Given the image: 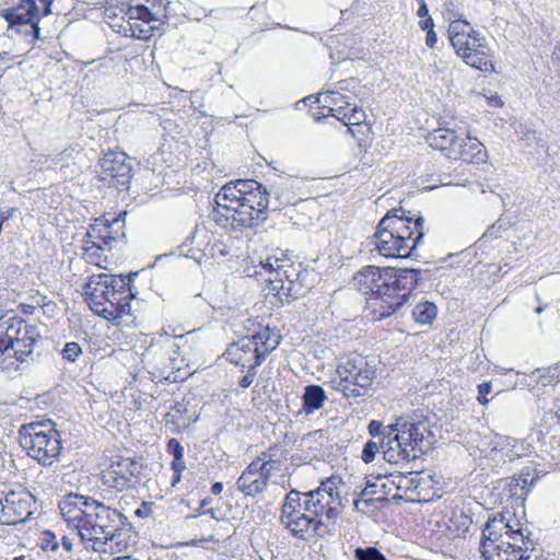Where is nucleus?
Returning <instances> with one entry per match:
<instances>
[{
	"mask_svg": "<svg viewBox=\"0 0 560 560\" xmlns=\"http://www.w3.org/2000/svg\"><path fill=\"white\" fill-rule=\"evenodd\" d=\"M472 32L476 31L470 27L469 22H467L466 20L452 21L447 30L451 45L453 47L463 46V39L469 37V35L472 34Z\"/></svg>",
	"mask_w": 560,
	"mask_h": 560,
	"instance_id": "nucleus-29",
	"label": "nucleus"
},
{
	"mask_svg": "<svg viewBox=\"0 0 560 560\" xmlns=\"http://www.w3.org/2000/svg\"><path fill=\"white\" fill-rule=\"evenodd\" d=\"M327 396L322 386L315 384L305 386L304 393L302 395L303 411L306 415L314 413L315 411L323 408Z\"/></svg>",
	"mask_w": 560,
	"mask_h": 560,
	"instance_id": "nucleus-28",
	"label": "nucleus"
},
{
	"mask_svg": "<svg viewBox=\"0 0 560 560\" xmlns=\"http://www.w3.org/2000/svg\"><path fill=\"white\" fill-rule=\"evenodd\" d=\"M419 25L423 31H427V32L432 31L434 28V23H433V20L431 16H428V18H424V20H421L419 22Z\"/></svg>",
	"mask_w": 560,
	"mask_h": 560,
	"instance_id": "nucleus-56",
	"label": "nucleus"
},
{
	"mask_svg": "<svg viewBox=\"0 0 560 560\" xmlns=\"http://www.w3.org/2000/svg\"><path fill=\"white\" fill-rule=\"evenodd\" d=\"M12 560H25V558L23 556H20V557L13 558Z\"/></svg>",
	"mask_w": 560,
	"mask_h": 560,
	"instance_id": "nucleus-64",
	"label": "nucleus"
},
{
	"mask_svg": "<svg viewBox=\"0 0 560 560\" xmlns=\"http://www.w3.org/2000/svg\"><path fill=\"white\" fill-rule=\"evenodd\" d=\"M422 270L415 268H380L365 266L353 277V284L363 294L377 301L378 319L388 317L406 304L411 291L422 280Z\"/></svg>",
	"mask_w": 560,
	"mask_h": 560,
	"instance_id": "nucleus-2",
	"label": "nucleus"
},
{
	"mask_svg": "<svg viewBox=\"0 0 560 560\" xmlns=\"http://www.w3.org/2000/svg\"><path fill=\"white\" fill-rule=\"evenodd\" d=\"M74 153V149H66L65 151L60 152L56 156L51 158V163L58 164L62 163V165H68L69 159H72V155Z\"/></svg>",
	"mask_w": 560,
	"mask_h": 560,
	"instance_id": "nucleus-50",
	"label": "nucleus"
},
{
	"mask_svg": "<svg viewBox=\"0 0 560 560\" xmlns=\"http://www.w3.org/2000/svg\"><path fill=\"white\" fill-rule=\"evenodd\" d=\"M214 201L217 203V208H214L212 211L213 220L223 226L230 225L232 228V221H231L232 205H231L230 200L219 199V192H218L214 198Z\"/></svg>",
	"mask_w": 560,
	"mask_h": 560,
	"instance_id": "nucleus-32",
	"label": "nucleus"
},
{
	"mask_svg": "<svg viewBox=\"0 0 560 560\" xmlns=\"http://www.w3.org/2000/svg\"><path fill=\"white\" fill-rule=\"evenodd\" d=\"M81 353H82L81 347L79 346V343H77L74 341L67 342L62 350L63 359H67L71 362H74Z\"/></svg>",
	"mask_w": 560,
	"mask_h": 560,
	"instance_id": "nucleus-42",
	"label": "nucleus"
},
{
	"mask_svg": "<svg viewBox=\"0 0 560 560\" xmlns=\"http://www.w3.org/2000/svg\"><path fill=\"white\" fill-rule=\"evenodd\" d=\"M322 95L324 97V102L329 105L327 116L337 114L336 109L338 108H340L342 112H346L351 106L349 97L339 92L328 91Z\"/></svg>",
	"mask_w": 560,
	"mask_h": 560,
	"instance_id": "nucleus-30",
	"label": "nucleus"
},
{
	"mask_svg": "<svg viewBox=\"0 0 560 560\" xmlns=\"http://www.w3.org/2000/svg\"><path fill=\"white\" fill-rule=\"evenodd\" d=\"M16 315L14 312H7L0 315V368L4 371H16L19 365L7 355V343L11 337V328Z\"/></svg>",
	"mask_w": 560,
	"mask_h": 560,
	"instance_id": "nucleus-25",
	"label": "nucleus"
},
{
	"mask_svg": "<svg viewBox=\"0 0 560 560\" xmlns=\"http://www.w3.org/2000/svg\"><path fill=\"white\" fill-rule=\"evenodd\" d=\"M459 140L460 137L451 128L434 129L427 137L429 145L441 151L448 159H453V155H456Z\"/></svg>",
	"mask_w": 560,
	"mask_h": 560,
	"instance_id": "nucleus-22",
	"label": "nucleus"
},
{
	"mask_svg": "<svg viewBox=\"0 0 560 560\" xmlns=\"http://www.w3.org/2000/svg\"><path fill=\"white\" fill-rule=\"evenodd\" d=\"M180 472H175L173 478H172V486H175L177 482H179L180 480Z\"/></svg>",
	"mask_w": 560,
	"mask_h": 560,
	"instance_id": "nucleus-61",
	"label": "nucleus"
},
{
	"mask_svg": "<svg viewBox=\"0 0 560 560\" xmlns=\"http://www.w3.org/2000/svg\"><path fill=\"white\" fill-rule=\"evenodd\" d=\"M266 463L252 460L236 480L237 489L246 497H256L267 490L271 474L264 470Z\"/></svg>",
	"mask_w": 560,
	"mask_h": 560,
	"instance_id": "nucleus-18",
	"label": "nucleus"
},
{
	"mask_svg": "<svg viewBox=\"0 0 560 560\" xmlns=\"http://www.w3.org/2000/svg\"><path fill=\"white\" fill-rule=\"evenodd\" d=\"M551 65L560 77V40L556 42L551 52Z\"/></svg>",
	"mask_w": 560,
	"mask_h": 560,
	"instance_id": "nucleus-51",
	"label": "nucleus"
},
{
	"mask_svg": "<svg viewBox=\"0 0 560 560\" xmlns=\"http://www.w3.org/2000/svg\"><path fill=\"white\" fill-rule=\"evenodd\" d=\"M392 483L396 489V493L393 494L395 501H409L416 502L419 500L418 488L420 486V476L417 471H409L407 474H392Z\"/></svg>",
	"mask_w": 560,
	"mask_h": 560,
	"instance_id": "nucleus-20",
	"label": "nucleus"
},
{
	"mask_svg": "<svg viewBox=\"0 0 560 560\" xmlns=\"http://www.w3.org/2000/svg\"><path fill=\"white\" fill-rule=\"evenodd\" d=\"M10 332L7 355H10L11 360L19 365L18 362L26 361L33 354L38 342L42 341L40 328L37 324H31L16 315Z\"/></svg>",
	"mask_w": 560,
	"mask_h": 560,
	"instance_id": "nucleus-15",
	"label": "nucleus"
},
{
	"mask_svg": "<svg viewBox=\"0 0 560 560\" xmlns=\"http://www.w3.org/2000/svg\"><path fill=\"white\" fill-rule=\"evenodd\" d=\"M436 306L428 301L417 304L412 311L415 320L422 325L432 323V320L436 317Z\"/></svg>",
	"mask_w": 560,
	"mask_h": 560,
	"instance_id": "nucleus-33",
	"label": "nucleus"
},
{
	"mask_svg": "<svg viewBox=\"0 0 560 560\" xmlns=\"http://www.w3.org/2000/svg\"><path fill=\"white\" fill-rule=\"evenodd\" d=\"M124 463L120 457L113 462L112 465L103 471L102 480L103 483L116 491H122L129 488H135L130 477L126 472Z\"/></svg>",
	"mask_w": 560,
	"mask_h": 560,
	"instance_id": "nucleus-26",
	"label": "nucleus"
},
{
	"mask_svg": "<svg viewBox=\"0 0 560 560\" xmlns=\"http://www.w3.org/2000/svg\"><path fill=\"white\" fill-rule=\"evenodd\" d=\"M556 417H557L558 422L560 423V407L556 411Z\"/></svg>",
	"mask_w": 560,
	"mask_h": 560,
	"instance_id": "nucleus-63",
	"label": "nucleus"
},
{
	"mask_svg": "<svg viewBox=\"0 0 560 560\" xmlns=\"http://www.w3.org/2000/svg\"><path fill=\"white\" fill-rule=\"evenodd\" d=\"M102 179L116 187H127L132 178L130 158L124 152H109L101 160Z\"/></svg>",
	"mask_w": 560,
	"mask_h": 560,
	"instance_id": "nucleus-17",
	"label": "nucleus"
},
{
	"mask_svg": "<svg viewBox=\"0 0 560 560\" xmlns=\"http://www.w3.org/2000/svg\"><path fill=\"white\" fill-rule=\"evenodd\" d=\"M381 448H382L381 441L380 442H375L372 440L368 441L364 444V447L362 451V455H361L362 460L366 464L373 462L375 458V455L378 453V451Z\"/></svg>",
	"mask_w": 560,
	"mask_h": 560,
	"instance_id": "nucleus-39",
	"label": "nucleus"
},
{
	"mask_svg": "<svg viewBox=\"0 0 560 560\" xmlns=\"http://www.w3.org/2000/svg\"><path fill=\"white\" fill-rule=\"evenodd\" d=\"M281 339L277 329H271L269 326L259 327L250 336H245L230 345L224 354L235 365L259 366L267 355L279 347Z\"/></svg>",
	"mask_w": 560,
	"mask_h": 560,
	"instance_id": "nucleus-9",
	"label": "nucleus"
},
{
	"mask_svg": "<svg viewBox=\"0 0 560 560\" xmlns=\"http://www.w3.org/2000/svg\"><path fill=\"white\" fill-rule=\"evenodd\" d=\"M418 15L422 19L430 16L425 1H421L418 9Z\"/></svg>",
	"mask_w": 560,
	"mask_h": 560,
	"instance_id": "nucleus-58",
	"label": "nucleus"
},
{
	"mask_svg": "<svg viewBox=\"0 0 560 560\" xmlns=\"http://www.w3.org/2000/svg\"><path fill=\"white\" fill-rule=\"evenodd\" d=\"M19 441L27 455L44 466L52 465L62 450L60 433L51 420L21 425Z\"/></svg>",
	"mask_w": 560,
	"mask_h": 560,
	"instance_id": "nucleus-8",
	"label": "nucleus"
},
{
	"mask_svg": "<svg viewBox=\"0 0 560 560\" xmlns=\"http://www.w3.org/2000/svg\"><path fill=\"white\" fill-rule=\"evenodd\" d=\"M538 380L542 386L553 385L560 382V361L545 370H537Z\"/></svg>",
	"mask_w": 560,
	"mask_h": 560,
	"instance_id": "nucleus-35",
	"label": "nucleus"
},
{
	"mask_svg": "<svg viewBox=\"0 0 560 560\" xmlns=\"http://www.w3.org/2000/svg\"><path fill=\"white\" fill-rule=\"evenodd\" d=\"M377 479L378 480L384 479V481L382 483H380V485L377 483V488H376L377 493L383 494V498H378L377 500L384 501V500H386V495L390 494L393 488H395L390 480L392 474H389L388 476H385L384 478L378 476Z\"/></svg>",
	"mask_w": 560,
	"mask_h": 560,
	"instance_id": "nucleus-43",
	"label": "nucleus"
},
{
	"mask_svg": "<svg viewBox=\"0 0 560 560\" xmlns=\"http://www.w3.org/2000/svg\"><path fill=\"white\" fill-rule=\"evenodd\" d=\"M246 368H247V373L243 377H241V380L238 382V385L244 389L248 388L253 384V382L256 377V374H257V370H256L257 366L249 365Z\"/></svg>",
	"mask_w": 560,
	"mask_h": 560,
	"instance_id": "nucleus-46",
	"label": "nucleus"
},
{
	"mask_svg": "<svg viewBox=\"0 0 560 560\" xmlns=\"http://www.w3.org/2000/svg\"><path fill=\"white\" fill-rule=\"evenodd\" d=\"M50 5L48 0H21L16 7L1 10L0 15L8 22L10 30L31 36L34 42L40 38L38 22L42 15L51 12Z\"/></svg>",
	"mask_w": 560,
	"mask_h": 560,
	"instance_id": "nucleus-12",
	"label": "nucleus"
},
{
	"mask_svg": "<svg viewBox=\"0 0 560 560\" xmlns=\"http://www.w3.org/2000/svg\"><path fill=\"white\" fill-rule=\"evenodd\" d=\"M262 269L269 273L268 294H275L281 303L304 296L317 281L314 269L287 257L275 260L268 258Z\"/></svg>",
	"mask_w": 560,
	"mask_h": 560,
	"instance_id": "nucleus-6",
	"label": "nucleus"
},
{
	"mask_svg": "<svg viewBox=\"0 0 560 560\" xmlns=\"http://www.w3.org/2000/svg\"><path fill=\"white\" fill-rule=\"evenodd\" d=\"M232 212L231 221L234 231L250 229L265 222L267 219L253 210V206L242 205L240 202H231Z\"/></svg>",
	"mask_w": 560,
	"mask_h": 560,
	"instance_id": "nucleus-23",
	"label": "nucleus"
},
{
	"mask_svg": "<svg viewBox=\"0 0 560 560\" xmlns=\"http://www.w3.org/2000/svg\"><path fill=\"white\" fill-rule=\"evenodd\" d=\"M46 535L48 536L47 538L44 539V541L42 542V549L43 550H50V551H56L59 547L58 545V541L56 540V537L52 533L50 532H47Z\"/></svg>",
	"mask_w": 560,
	"mask_h": 560,
	"instance_id": "nucleus-52",
	"label": "nucleus"
},
{
	"mask_svg": "<svg viewBox=\"0 0 560 560\" xmlns=\"http://www.w3.org/2000/svg\"><path fill=\"white\" fill-rule=\"evenodd\" d=\"M368 429L373 438H380L383 457L390 464L416 460L432 444L429 422L411 416H400L388 425L372 420Z\"/></svg>",
	"mask_w": 560,
	"mask_h": 560,
	"instance_id": "nucleus-3",
	"label": "nucleus"
},
{
	"mask_svg": "<svg viewBox=\"0 0 560 560\" xmlns=\"http://www.w3.org/2000/svg\"><path fill=\"white\" fill-rule=\"evenodd\" d=\"M61 544H62L63 548H65L67 551H71V550H72V546H73V545H72V541H71V539H70L69 537L63 536V537L61 538Z\"/></svg>",
	"mask_w": 560,
	"mask_h": 560,
	"instance_id": "nucleus-59",
	"label": "nucleus"
},
{
	"mask_svg": "<svg viewBox=\"0 0 560 560\" xmlns=\"http://www.w3.org/2000/svg\"><path fill=\"white\" fill-rule=\"evenodd\" d=\"M478 397L477 400L480 405L486 406L489 404L487 396L491 393L492 385L490 382H483L478 385Z\"/></svg>",
	"mask_w": 560,
	"mask_h": 560,
	"instance_id": "nucleus-45",
	"label": "nucleus"
},
{
	"mask_svg": "<svg viewBox=\"0 0 560 560\" xmlns=\"http://www.w3.org/2000/svg\"><path fill=\"white\" fill-rule=\"evenodd\" d=\"M303 500H304V493H301L298 490H291L287 495L284 501L291 502L292 505H295V508L303 511Z\"/></svg>",
	"mask_w": 560,
	"mask_h": 560,
	"instance_id": "nucleus-47",
	"label": "nucleus"
},
{
	"mask_svg": "<svg viewBox=\"0 0 560 560\" xmlns=\"http://www.w3.org/2000/svg\"><path fill=\"white\" fill-rule=\"evenodd\" d=\"M515 440L510 436H499L498 441L495 442V446L492 448V452L495 451L497 446H512L514 447Z\"/></svg>",
	"mask_w": 560,
	"mask_h": 560,
	"instance_id": "nucleus-54",
	"label": "nucleus"
},
{
	"mask_svg": "<svg viewBox=\"0 0 560 560\" xmlns=\"http://www.w3.org/2000/svg\"><path fill=\"white\" fill-rule=\"evenodd\" d=\"M273 448L270 447L267 452L261 453V455L254 460H259L260 463H266L264 470H268V474H271L273 469L278 468L279 462L273 459L272 454Z\"/></svg>",
	"mask_w": 560,
	"mask_h": 560,
	"instance_id": "nucleus-41",
	"label": "nucleus"
},
{
	"mask_svg": "<svg viewBox=\"0 0 560 560\" xmlns=\"http://www.w3.org/2000/svg\"><path fill=\"white\" fill-rule=\"evenodd\" d=\"M302 511L295 505H292L291 502L284 501L281 509L280 522L284 526L285 522L291 521L293 517L299 515Z\"/></svg>",
	"mask_w": 560,
	"mask_h": 560,
	"instance_id": "nucleus-40",
	"label": "nucleus"
},
{
	"mask_svg": "<svg viewBox=\"0 0 560 560\" xmlns=\"http://www.w3.org/2000/svg\"><path fill=\"white\" fill-rule=\"evenodd\" d=\"M424 219L406 215L402 208H394L380 221L373 235L378 253L387 258H408L416 256L421 243Z\"/></svg>",
	"mask_w": 560,
	"mask_h": 560,
	"instance_id": "nucleus-5",
	"label": "nucleus"
},
{
	"mask_svg": "<svg viewBox=\"0 0 560 560\" xmlns=\"http://www.w3.org/2000/svg\"><path fill=\"white\" fill-rule=\"evenodd\" d=\"M377 482L368 481L365 488L360 493V499L354 500V509L361 511L360 505L363 503L365 506H370L373 503V499L370 497L377 494Z\"/></svg>",
	"mask_w": 560,
	"mask_h": 560,
	"instance_id": "nucleus-37",
	"label": "nucleus"
},
{
	"mask_svg": "<svg viewBox=\"0 0 560 560\" xmlns=\"http://www.w3.org/2000/svg\"><path fill=\"white\" fill-rule=\"evenodd\" d=\"M108 25L126 37L147 38L149 30L143 26L154 20L142 0L119 1L105 9Z\"/></svg>",
	"mask_w": 560,
	"mask_h": 560,
	"instance_id": "nucleus-10",
	"label": "nucleus"
},
{
	"mask_svg": "<svg viewBox=\"0 0 560 560\" xmlns=\"http://www.w3.org/2000/svg\"><path fill=\"white\" fill-rule=\"evenodd\" d=\"M223 490V485L222 482H214L211 487V492L213 494H220Z\"/></svg>",
	"mask_w": 560,
	"mask_h": 560,
	"instance_id": "nucleus-60",
	"label": "nucleus"
},
{
	"mask_svg": "<svg viewBox=\"0 0 560 560\" xmlns=\"http://www.w3.org/2000/svg\"><path fill=\"white\" fill-rule=\"evenodd\" d=\"M336 110L337 114H332V117L346 126L361 125L366 118L365 112L357 105L349 107L346 112L340 110V108Z\"/></svg>",
	"mask_w": 560,
	"mask_h": 560,
	"instance_id": "nucleus-31",
	"label": "nucleus"
},
{
	"mask_svg": "<svg viewBox=\"0 0 560 560\" xmlns=\"http://www.w3.org/2000/svg\"><path fill=\"white\" fill-rule=\"evenodd\" d=\"M463 46L453 47L466 65L481 72L493 71L491 61V49L486 38L479 32H472L469 37L463 39Z\"/></svg>",
	"mask_w": 560,
	"mask_h": 560,
	"instance_id": "nucleus-16",
	"label": "nucleus"
},
{
	"mask_svg": "<svg viewBox=\"0 0 560 560\" xmlns=\"http://www.w3.org/2000/svg\"><path fill=\"white\" fill-rule=\"evenodd\" d=\"M152 508H153V502H145V501H143L141 503L140 508H138L135 511V514L138 517L147 518V517L152 515Z\"/></svg>",
	"mask_w": 560,
	"mask_h": 560,
	"instance_id": "nucleus-53",
	"label": "nucleus"
},
{
	"mask_svg": "<svg viewBox=\"0 0 560 560\" xmlns=\"http://www.w3.org/2000/svg\"><path fill=\"white\" fill-rule=\"evenodd\" d=\"M487 158L485 145L477 139L470 136L460 138L456 155L452 160H462L466 163H480Z\"/></svg>",
	"mask_w": 560,
	"mask_h": 560,
	"instance_id": "nucleus-24",
	"label": "nucleus"
},
{
	"mask_svg": "<svg viewBox=\"0 0 560 560\" xmlns=\"http://www.w3.org/2000/svg\"><path fill=\"white\" fill-rule=\"evenodd\" d=\"M128 282L124 276L108 273L93 275L84 285V294L89 300L91 308L101 314L103 307L112 308L119 303L116 299L120 289H125Z\"/></svg>",
	"mask_w": 560,
	"mask_h": 560,
	"instance_id": "nucleus-14",
	"label": "nucleus"
},
{
	"mask_svg": "<svg viewBox=\"0 0 560 560\" xmlns=\"http://www.w3.org/2000/svg\"><path fill=\"white\" fill-rule=\"evenodd\" d=\"M185 468H186V466H185L184 457H182L180 459H175V457L173 458L172 469L174 470V472L182 474V471H184Z\"/></svg>",
	"mask_w": 560,
	"mask_h": 560,
	"instance_id": "nucleus-55",
	"label": "nucleus"
},
{
	"mask_svg": "<svg viewBox=\"0 0 560 560\" xmlns=\"http://www.w3.org/2000/svg\"><path fill=\"white\" fill-rule=\"evenodd\" d=\"M533 541L522 528L513 529L503 520L492 518L486 523L480 540L485 560H528Z\"/></svg>",
	"mask_w": 560,
	"mask_h": 560,
	"instance_id": "nucleus-7",
	"label": "nucleus"
},
{
	"mask_svg": "<svg viewBox=\"0 0 560 560\" xmlns=\"http://www.w3.org/2000/svg\"><path fill=\"white\" fill-rule=\"evenodd\" d=\"M436 40H438V36H436L434 30L427 32L425 44L430 48H432L436 44Z\"/></svg>",
	"mask_w": 560,
	"mask_h": 560,
	"instance_id": "nucleus-57",
	"label": "nucleus"
},
{
	"mask_svg": "<svg viewBox=\"0 0 560 560\" xmlns=\"http://www.w3.org/2000/svg\"><path fill=\"white\" fill-rule=\"evenodd\" d=\"M126 281L128 282L127 287L125 289H120L122 292H118V295H116L119 303L114 304L112 308L103 307L101 310V315L104 318L116 319L130 314V301L136 298V293L132 291L130 285V278H126Z\"/></svg>",
	"mask_w": 560,
	"mask_h": 560,
	"instance_id": "nucleus-27",
	"label": "nucleus"
},
{
	"mask_svg": "<svg viewBox=\"0 0 560 560\" xmlns=\"http://www.w3.org/2000/svg\"><path fill=\"white\" fill-rule=\"evenodd\" d=\"M85 237L86 240L84 241V243L86 253L98 256V252L104 249L102 243L97 242L96 237H88L86 235Z\"/></svg>",
	"mask_w": 560,
	"mask_h": 560,
	"instance_id": "nucleus-48",
	"label": "nucleus"
},
{
	"mask_svg": "<svg viewBox=\"0 0 560 560\" xmlns=\"http://www.w3.org/2000/svg\"><path fill=\"white\" fill-rule=\"evenodd\" d=\"M121 462L124 463V467L126 468V472L127 475L130 477L133 486L136 487L139 482H140V479H141V472H142V469H143V464L142 462L138 460V459H135V458H130V457H120Z\"/></svg>",
	"mask_w": 560,
	"mask_h": 560,
	"instance_id": "nucleus-36",
	"label": "nucleus"
},
{
	"mask_svg": "<svg viewBox=\"0 0 560 560\" xmlns=\"http://www.w3.org/2000/svg\"><path fill=\"white\" fill-rule=\"evenodd\" d=\"M122 228L124 223L119 219H114L112 222H108L107 220L98 218L90 225L86 236L98 238L103 247L110 249L113 242L125 236L124 232L119 231Z\"/></svg>",
	"mask_w": 560,
	"mask_h": 560,
	"instance_id": "nucleus-21",
	"label": "nucleus"
},
{
	"mask_svg": "<svg viewBox=\"0 0 560 560\" xmlns=\"http://www.w3.org/2000/svg\"><path fill=\"white\" fill-rule=\"evenodd\" d=\"M203 513H205V514H210V515H211V517L217 518V516H215V511H214L213 509H209V510H207V511H206V512H203Z\"/></svg>",
	"mask_w": 560,
	"mask_h": 560,
	"instance_id": "nucleus-62",
	"label": "nucleus"
},
{
	"mask_svg": "<svg viewBox=\"0 0 560 560\" xmlns=\"http://www.w3.org/2000/svg\"><path fill=\"white\" fill-rule=\"evenodd\" d=\"M513 225V222L501 215L493 224H491L486 232L482 234L481 238H490L497 240L502 236V233L508 231Z\"/></svg>",
	"mask_w": 560,
	"mask_h": 560,
	"instance_id": "nucleus-34",
	"label": "nucleus"
},
{
	"mask_svg": "<svg viewBox=\"0 0 560 560\" xmlns=\"http://www.w3.org/2000/svg\"><path fill=\"white\" fill-rule=\"evenodd\" d=\"M337 374L340 380L336 389L347 398L365 396L375 377V371L366 358L360 354L347 357L341 361L337 366Z\"/></svg>",
	"mask_w": 560,
	"mask_h": 560,
	"instance_id": "nucleus-11",
	"label": "nucleus"
},
{
	"mask_svg": "<svg viewBox=\"0 0 560 560\" xmlns=\"http://www.w3.org/2000/svg\"><path fill=\"white\" fill-rule=\"evenodd\" d=\"M219 199L253 206V210L267 219L269 194L255 179H237L225 184L219 191Z\"/></svg>",
	"mask_w": 560,
	"mask_h": 560,
	"instance_id": "nucleus-13",
	"label": "nucleus"
},
{
	"mask_svg": "<svg viewBox=\"0 0 560 560\" xmlns=\"http://www.w3.org/2000/svg\"><path fill=\"white\" fill-rule=\"evenodd\" d=\"M355 560H387L385 556L375 547L357 548L354 550Z\"/></svg>",
	"mask_w": 560,
	"mask_h": 560,
	"instance_id": "nucleus-38",
	"label": "nucleus"
},
{
	"mask_svg": "<svg viewBox=\"0 0 560 560\" xmlns=\"http://www.w3.org/2000/svg\"><path fill=\"white\" fill-rule=\"evenodd\" d=\"M168 452L173 455V458L180 459L184 457V447L176 439H171L167 443Z\"/></svg>",
	"mask_w": 560,
	"mask_h": 560,
	"instance_id": "nucleus-49",
	"label": "nucleus"
},
{
	"mask_svg": "<svg viewBox=\"0 0 560 560\" xmlns=\"http://www.w3.org/2000/svg\"><path fill=\"white\" fill-rule=\"evenodd\" d=\"M340 479L330 477L320 486L304 493L303 511L285 522L284 527L300 539H308L315 535L324 537L330 534L335 520L343 506L338 491Z\"/></svg>",
	"mask_w": 560,
	"mask_h": 560,
	"instance_id": "nucleus-4",
	"label": "nucleus"
},
{
	"mask_svg": "<svg viewBox=\"0 0 560 560\" xmlns=\"http://www.w3.org/2000/svg\"><path fill=\"white\" fill-rule=\"evenodd\" d=\"M30 515L28 502L22 493L9 491L0 498V523L15 525L26 521Z\"/></svg>",
	"mask_w": 560,
	"mask_h": 560,
	"instance_id": "nucleus-19",
	"label": "nucleus"
},
{
	"mask_svg": "<svg viewBox=\"0 0 560 560\" xmlns=\"http://www.w3.org/2000/svg\"><path fill=\"white\" fill-rule=\"evenodd\" d=\"M516 133L522 141L526 142V144H530L537 140L536 131L527 128V126L520 125Z\"/></svg>",
	"mask_w": 560,
	"mask_h": 560,
	"instance_id": "nucleus-44",
	"label": "nucleus"
},
{
	"mask_svg": "<svg viewBox=\"0 0 560 560\" xmlns=\"http://www.w3.org/2000/svg\"><path fill=\"white\" fill-rule=\"evenodd\" d=\"M60 513L69 527L77 530L83 542L92 541V548L106 552L105 546L120 551V539L127 517L116 509L90 497L70 493L59 503Z\"/></svg>",
	"mask_w": 560,
	"mask_h": 560,
	"instance_id": "nucleus-1",
	"label": "nucleus"
}]
</instances>
